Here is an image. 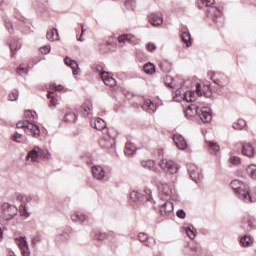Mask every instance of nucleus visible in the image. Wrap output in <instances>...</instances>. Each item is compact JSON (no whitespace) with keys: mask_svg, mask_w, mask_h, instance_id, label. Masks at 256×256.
<instances>
[{"mask_svg":"<svg viewBox=\"0 0 256 256\" xmlns=\"http://www.w3.org/2000/svg\"><path fill=\"white\" fill-rule=\"evenodd\" d=\"M14 17L21 23H25L27 21V19L23 15H21V13H19V11H17V10H15V12H14Z\"/></svg>","mask_w":256,"mask_h":256,"instance_id":"680f3d73","label":"nucleus"},{"mask_svg":"<svg viewBox=\"0 0 256 256\" xmlns=\"http://www.w3.org/2000/svg\"><path fill=\"white\" fill-rule=\"evenodd\" d=\"M92 175L97 181H107V171L100 165L91 167Z\"/></svg>","mask_w":256,"mask_h":256,"instance_id":"1a4fd4ad","label":"nucleus"},{"mask_svg":"<svg viewBox=\"0 0 256 256\" xmlns=\"http://www.w3.org/2000/svg\"><path fill=\"white\" fill-rule=\"evenodd\" d=\"M48 99H50V107H57L59 100L57 99V94L53 91L48 92Z\"/></svg>","mask_w":256,"mask_h":256,"instance_id":"e433bc0d","label":"nucleus"},{"mask_svg":"<svg viewBox=\"0 0 256 256\" xmlns=\"http://www.w3.org/2000/svg\"><path fill=\"white\" fill-rule=\"evenodd\" d=\"M16 127L17 129H23L28 135L31 133L32 137H39L41 135L39 126L29 123V120L18 121Z\"/></svg>","mask_w":256,"mask_h":256,"instance_id":"39448f33","label":"nucleus"},{"mask_svg":"<svg viewBox=\"0 0 256 256\" xmlns=\"http://www.w3.org/2000/svg\"><path fill=\"white\" fill-rule=\"evenodd\" d=\"M12 141H14L15 143H23V135L19 134V132H15L12 135Z\"/></svg>","mask_w":256,"mask_h":256,"instance_id":"6e6d98bb","label":"nucleus"},{"mask_svg":"<svg viewBox=\"0 0 256 256\" xmlns=\"http://www.w3.org/2000/svg\"><path fill=\"white\" fill-rule=\"evenodd\" d=\"M209 13H210L211 15H213V17H221V15L223 14V13L221 12V10H219V8H215V7H211V8L209 9Z\"/></svg>","mask_w":256,"mask_h":256,"instance_id":"4d7b16f0","label":"nucleus"},{"mask_svg":"<svg viewBox=\"0 0 256 256\" xmlns=\"http://www.w3.org/2000/svg\"><path fill=\"white\" fill-rule=\"evenodd\" d=\"M240 243L242 247H251V245H253L254 243V240L253 237H251L250 235H245L240 239Z\"/></svg>","mask_w":256,"mask_h":256,"instance_id":"2f4dec72","label":"nucleus"},{"mask_svg":"<svg viewBox=\"0 0 256 256\" xmlns=\"http://www.w3.org/2000/svg\"><path fill=\"white\" fill-rule=\"evenodd\" d=\"M159 66L163 73H169V71H171V64H169V62H162Z\"/></svg>","mask_w":256,"mask_h":256,"instance_id":"603ef678","label":"nucleus"},{"mask_svg":"<svg viewBox=\"0 0 256 256\" xmlns=\"http://www.w3.org/2000/svg\"><path fill=\"white\" fill-rule=\"evenodd\" d=\"M186 94H187V99H185V101H187V103H195V92L189 91Z\"/></svg>","mask_w":256,"mask_h":256,"instance_id":"bf43d9fd","label":"nucleus"},{"mask_svg":"<svg viewBox=\"0 0 256 256\" xmlns=\"http://www.w3.org/2000/svg\"><path fill=\"white\" fill-rule=\"evenodd\" d=\"M199 106V113H197L198 117H200L202 123H210L213 116L211 115V108L202 107L201 104Z\"/></svg>","mask_w":256,"mask_h":256,"instance_id":"9d476101","label":"nucleus"},{"mask_svg":"<svg viewBox=\"0 0 256 256\" xmlns=\"http://www.w3.org/2000/svg\"><path fill=\"white\" fill-rule=\"evenodd\" d=\"M198 248L195 245H186L183 250L185 256H197Z\"/></svg>","mask_w":256,"mask_h":256,"instance_id":"5701e85b","label":"nucleus"},{"mask_svg":"<svg viewBox=\"0 0 256 256\" xmlns=\"http://www.w3.org/2000/svg\"><path fill=\"white\" fill-rule=\"evenodd\" d=\"M90 127H93V129L97 131H103V129L107 127V124H105V121L101 118H92L90 120Z\"/></svg>","mask_w":256,"mask_h":256,"instance_id":"dca6fc26","label":"nucleus"},{"mask_svg":"<svg viewBox=\"0 0 256 256\" xmlns=\"http://www.w3.org/2000/svg\"><path fill=\"white\" fill-rule=\"evenodd\" d=\"M230 185L240 201H243L244 203H253V198L251 197L249 186L247 184L240 180H233Z\"/></svg>","mask_w":256,"mask_h":256,"instance_id":"f257e3e1","label":"nucleus"},{"mask_svg":"<svg viewBox=\"0 0 256 256\" xmlns=\"http://www.w3.org/2000/svg\"><path fill=\"white\" fill-rule=\"evenodd\" d=\"M173 141L176 147L180 149V151H185V149L189 147V145L187 144V140H185V137L180 134H174Z\"/></svg>","mask_w":256,"mask_h":256,"instance_id":"4468645a","label":"nucleus"},{"mask_svg":"<svg viewBox=\"0 0 256 256\" xmlns=\"http://www.w3.org/2000/svg\"><path fill=\"white\" fill-rule=\"evenodd\" d=\"M20 215L26 219L29 217V212H27V206L25 204L20 205Z\"/></svg>","mask_w":256,"mask_h":256,"instance_id":"13d9d810","label":"nucleus"},{"mask_svg":"<svg viewBox=\"0 0 256 256\" xmlns=\"http://www.w3.org/2000/svg\"><path fill=\"white\" fill-rule=\"evenodd\" d=\"M199 113V104L194 103L188 106V108L185 111V117L187 119H191V117H194V115H197Z\"/></svg>","mask_w":256,"mask_h":256,"instance_id":"aec40b11","label":"nucleus"},{"mask_svg":"<svg viewBox=\"0 0 256 256\" xmlns=\"http://www.w3.org/2000/svg\"><path fill=\"white\" fill-rule=\"evenodd\" d=\"M215 4V0H199L198 7H211V5Z\"/></svg>","mask_w":256,"mask_h":256,"instance_id":"de8ad7c7","label":"nucleus"},{"mask_svg":"<svg viewBox=\"0 0 256 256\" xmlns=\"http://www.w3.org/2000/svg\"><path fill=\"white\" fill-rule=\"evenodd\" d=\"M246 173L251 177V179H256V165L251 164L246 168Z\"/></svg>","mask_w":256,"mask_h":256,"instance_id":"37998d69","label":"nucleus"},{"mask_svg":"<svg viewBox=\"0 0 256 256\" xmlns=\"http://www.w3.org/2000/svg\"><path fill=\"white\" fill-rule=\"evenodd\" d=\"M154 183H156L158 187L160 199L162 201H169V199H175V195H177V192L174 190L173 186L169 185L163 180H160L159 182H156L154 180Z\"/></svg>","mask_w":256,"mask_h":256,"instance_id":"7ed1b4c3","label":"nucleus"},{"mask_svg":"<svg viewBox=\"0 0 256 256\" xmlns=\"http://www.w3.org/2000/svg\"><path fill=\"white\" fill-rule=\"evenodd\" d=\"M94 239L96 241H103L104 239H107V233L97 232L94 236Z\"/></svg>","mask_w":256,"mask_h":256,"instance_id":"052dcab7","label":"nucleus"},{"mask_svg":"<svg viewBox=\"0 0 256 256\" xmlns=\"http://www.w3.org/2000/svg\"><path fill=\"white\" fill-rule=\"evenodd\" d=\"M101 146L105 149H113L115 147V138H111L110 136L104 138L101 141Z\"/></svg>","mask_w":256,"mask_h":256,"instance_id":"a878e982","label":"nucleus"},{"mask_svg":"<svg viewBox=\"0 0 256 256\" xmlns=\"http://www.w3.org/2000/svg\"><path fill=\"white\" fill-rule=\"evenodd\" d=\"M164 83L166 87H169L170 89H175V83H173V78L171 76L167 75L164 78Z\"/></svg>","mask_w":256,"mask_h":256,"instance_id":"8fccbe9b","label":"nucleus"},{"mask_svg":"<svg viewBox=\"0 0 256 256\" xmlns=\"http://www.w3.org/2000/svg\"><path fill=\"white\" fill-rule=\"evenodd\" d=\"M140 196H141V193L137 191H132L130 193V199L134 201V203H139Z\"/></svg>","mask_w":256,"mask_h":256,"instance_id":"864d4df0","label":"nucleus"},{"mask_svg":"<svg viewBox=\"0 0 256 256\" xmlns=\"http://www.w3.org/2000/svg\"><path fill=\"white\" fill-rule=\"evenodd\" d=\"M242 155L245 157H253L255 155V147L251 143H244L242 146Z\"/></svg>","mask_w":256,"mask_h":256,"instance_id":"6ab92c4d","label":"nucleus"},{"mask_svg":"<svg viewBox=\"0 0 256 256\" xmlns=\"http://www.w3.org/2000/svg\"><path fill=\"white\" fill-rule=\"evenodd\" d=\"M159 213L162 217H169L173 213V203L169 200H164L162 204H159Z\"/></svg>","mask_w":256,"mask_h":256,"instance_id":"9b49d317","label":"nucleus"},{"mask_svg":"<svg viewBox=\"0 0 256 256\" xmlns=\"http://www.w3.org/2000/svg\"><path fill=\"white\" fill-rule=\"evenodd\" d=\"M246 126H247V122H245V120L243 119H239L232 124L233 129H236L238 131L245 128Z\"/></svg>","mask_w":256,"mask_h":256,"instance_id":"a19ab883","label":"nucleus"},{"mask_svg":"<svg viewBox=\"0 0 256 256\" xmlns=\"http://www.w3.org/2000/svg\"><path fill=\"white\" fill-rule=\"evenodd\" d=\"M143 108L148 109V111H152V112L157 111V105L153 103V101L151 100H145L143 104Z\"/></svg>","mask_w":256,"mask_h":256,"instance_id":"ea45409f","label":"nucleus"},{"mask_svg":"<svg viewBox=\"0 0 256 256\" xmlns=\"http://www.w3.org/2000/svg\"><path fill=\"white\" fill-rule=\"evenodd\" d=\"M133 41H135V36L131 34H122L118 37L120 47H123L125 43H133Z\"/></svg>","mask_w":256,"mask_h":256,"instance_id":"412c9836","label":"nucleus"},{"mask_svg":"<svg viewBox=\"0 0 256 256\" xmlns=\"http://www.w3.org/2000/svg\"><path fill=\"white\" fill-rule=\"evenodd\" d=\"M106 239H108V241L113 242L115 241V239H117V234H115V232L110 231L106 234Z\"/></svg>","mask_w":256,"mask_h":256,"instance_id":"0e129e2a","label":"nucleus"},{"mask_svg":"<svg viewBox=\"0 0 256 256\" xmlns=\"http://www.w3.org/2000/svg\"><path fill=\"white\" fill-rule=\"evenodd\" d=\"M63 120L65 123H75L77 121V115L74 112H66Z\"/></svg>","mask_w":256,"mask_h":256,"instance_id":"c9c22d12","label":"nucleus"},{"mask_svg":"<svg viewBox=\"0 0 256 256\" xmlns=\"http://www.w3.org/2000/svg\"><path fill=\"white\" fill-rule=\"evenodd\" d=\"M149 23L154 27H159V25H163V16L159 13H152L149 16Z\"/></svg>","mask_w":256,"mask_h":256,"instance_id":"f3484780","label":"nucleus"},{"mask_svg":"<svg viewBox=\"0 0 256 256\" xmlns=\"http://www.w3.org/2000/svg\"><path fill=\"white\" fill-rule=\"evenodd\" d=\"M211 81H213L215 91L218 95L223 93V89L229 85V78L221 72H209L208 73Z\"/></svg>","mask_w":256,"mask_h":256,"instance_id":"f03ea898","label":"nucleus"},{"mask_svg":"<svg viewBox=\"0 0 256 256\" xmlns=\"http://www.w3.org/2000/svg\"><path fill=\"white\" fill-rule=\"evenodd\" d=\"M70 238L71 236L67 232L61 231L56 236V243H67V241H69Z\"/></svg>","mask_w":256,"mask_h":256,"instance_id":"c85d7f7f","label":"nucleus"},{"mask_svg":"<svg viewBox=\"0 0 256 256\" xmlns=\"http://www.w3.org/2000/svg\"><path fill=\"white\" fill-rule=\"evenodd\" d=\"M17 201H20L22 205L27 206V203H31L33 201V197L31 195H25V194H17L16 196Z\"/></svg>","mask_w":256,"mask_h":256,"instance_id":"cd10ccee","label":"nucleus"},{"mask_svg":"<svg viewBox=\"0 0 256 256\" xmlns=\"http://www.w3.org/2000/svg\"><path fill=\"white\" fill-rule=\"evenodd\" d=\"M21 49V43L19 41H13L10 43V51H11V57H15L17 55V51Z\"/></svg>","mask_w":256,"mask_h":256,"instance_id":"f704fd0d","label":"nucleus"},{"mask_svg":"<svg viewBox=\"0 0 256 256\" xmlns=\"http://www.w3.org/2000/svg\"><path fill=\"white\" fill-rule=\"evenodd\" d=\"M230 163L232 165H239V163H241V158L237 157V156H231L230 157Z\"/></svg>","mask_w":256,"mask_h":256,"instance_id":"338daca9","label":"nucleus"},{"mask_svg":"<svg viewBox=\"0 0 256 256\" xmlns=\"http://www.w3.org/2000/svg\"><path fill=\"white\" fill-rule=\"evenodd\" d=\"M187 171L189 173L190 178L194 183H199L201 179H203V174L201 173V168L197 167L195 164H188Z\"/></svg>","mask_w":256,"mask_h":256,"instance_id":"6e6552de","label":"nucleus"},{"mask_svg":"<svg viewBox=\"0 0 256 256\" xmlns=\"http://www.w3.org/2000/svg\"><path fill=\"white\" fill-rule=\"evenodd\" d=\"M144 73H147V75H153V72L155 71V65L153 63H147L143 67Z\"/></svg>","mask_w":256,"mask_h":256,"instance_id":"a18cd8bd","label":"nucleus"},{"mask_svg":"<svg viewBox=\"0 0 256 256\" xmlns=\"http://www.w3.org/2000/svg\"><path fill=\"white\" fill-rule=\"evenodd\" d=\"M184 230L189 239H195V237H197V230L195 229V227H193V225L184 227Z\"/></svg>","mask_w":256,"mask_h":256,"instance_id":"72a5a7b5","label":"nucleus"},{"mask_svg":"<svg viewBox=\"0 0 256 256\" xmlns=\"http://www.w3.org/2000/svg\"><path fill=\"white\" fill-rule=\"evenodd\" d=\"M15 215H17V207L15 205H11L9 203L2 204L0 210V223L11 221Z\"/></svg>","mask_w":256,"mask_h":256,"instance_id":"20e7f679","label":"nucleus"},{"mask_svg":"<svg viewBox=\"0 0 256 256\" xmlns=\"http://www.w3.org/2000/svg\"><path fill=\"white\" fill-rule=\"evenodd\" d=\"M124 6L129 11H135V8L137 7V2H135V0H125Z\"/></svg>","mask_w":256,"mask_h":256,"instance_id":"79ce46f5","label":"nucleus"},{"mask_svg":"<svg viewBox=\"0 0 256 256\" xmlns=\"http://www.w3.org/2000/svg\"><path fill=\"white\" fill-rule=\"evenodd\" d=\"M26 159L27 161L31 160L32 163H37V161H39V147H36L33 150H31L28 153Z\"/></svg>","mask_w":256,"mask_h":256,"instance_id":"b1692460","label":"nucleus"},{"mask_svg":"<svg viewBox=\"0 0 256 256\" xmlns=\"http://www.w3.org/2000/svg\"><path fill=\"white\" fill-rule=\"evenodd\" d=\"M9 99L11 101H17V99H19V92L17 90H14L12 93L9 94Z\"/></svg>","mask_w":256,"mask_h":256,"instance_id":"e2e57ef3","label":"nucleus"},{"mask_svg":"<svg viewBox=\"0 0 256 256\" xmlns=\"http://www.w3.org/2000/svg\"><path fill=\"white\" fill-rule=\"evenodd\" d=\"M93 111V106L89 104H83L79 107L78 112L81 113L82 117H87Z\"/></svg>","mask_w":256,"mask_h":256,"instance_id":"bb28decb","label":"nucleus"},{"mask_svg":"<svg viewBox=\"0 0 256 256\" xmlns=\"http://www.w3.org/2000/svg\"><path fill=\"white\" fill-rule=\"evenodd\" d=\"M141 166L144 169H149V171H153L154 173H160L159 168L157 167V165L155 164V161L153 160H143L141 162Z\"/></svg>","mask_w":256,"mask_h":256,"instance_id":"a211bd4d","label":"nucleus"},{"mask_svg":"<svg viewBox=\"0 0 256 256\" xmlns=\"http://www.w3.org/2000/svg\"><path fill=\"white\" fill-rule=\"evenodd\" d=\"M100 77L103 83L106 84L108 87H115V85H117V80H115V78L109 75L108 72H105V71L100 72Z\"/></svg>","mask_w":256,"mask_h":256,"instance_id":"2eb2a0df","label":"nucleus"},{"mask_svg":"<svg viewBox=\"0 0 256 256\" xmlns=\"http://www.w3.org/2000/svg\"><path fill=\"white\" fill-rule=\"evenodd\" d=\"M181 40L183 41L184 44H186V47H191V34L189 32H182Z\"/></svg>","mask_w":256,"mask_h":256,"instance_id":"58836bf2","label":"nucleus"},{"mask_svg":"<svg viewBox=\"0 0 256 256\" xmlns=\"http://www.w3.org/2000/svg\"><path fill=\"white\" fill-rule=\"evenodd\" d=\"M206 143L208 145L209 152L212 155H215L216 153H219V151H221V146H219V143L211 140H206Z\"/></svg>","mask_w":256,"mask_h":256,"instance_id":"4be33fe9","label":"nucleus"},{"mask_svg":"<svg viewBox=\"0 0 256 256\" xmlns=\"http://www.w3.org/2000/svg\"><path fill=\"white\" fill-rule=\"evenodd\" d=\"M136 151H137V147H135V144L131 142L126 143L124 153L125 155H127V157H131V155H135Z\"/></svg>","mask_w":256,"mask_h":256,"instance_id":"7c9ffc66","label":"nucleus"},{"mask_svg":"<svg viewBox=\"0 0 256 256\" xmlns=\"http://www.w3.org/2000/svg\"><path fill=\"white\" fill-rule=\"evenodd\" d=\"M174 96H178L181 99H184V101H185V99H187V92H181V90L178 89V90L175 91Z\"/></svg>","mask_w":256,"mask_h":256,"instance_id":"774afa93","label":"nucleus"},{"mask_svg":"<svg viewBox=\"0 0 256 256\" xmlns=\"http://www.w3.org/2000/svg\"><path fill=\"white\" fill-rule=\"evenodd\" d=\"M71 220L74 222L83 223L84 221H87V216L81 212H76L71 216Z\"/></svg>","mask_w":256,"mask_h":256,"instance_id":"473e14b6","label":"nucleus"},{"mask_svg":"<svg viewBox=\"0 0 256 256\" xmlns=\"http://www.w3.org/2000/svg\"><path fill=\"white\" fill-rule=\"evenodd\" d=\"M18 247L20 249V253L22 256H31V250L29 249V244L27 243V239L23 236L17 239Z\"/></svg>","mask_w":256,"mask_h":256,"instance_id":"ddd939ff","label":"nucleus"},{"mask_svg":"<svg viewBox=\"0 0 256 256\" xmlns=\"http://www.w3.org/2000/svg\"><path fill=\"white\" fill-rule=\"evenodd\" d=\"M24 117L31 123V121H35V118L37 117V113L32 112L31 110H27L24 113Z\"/></svg>","mask_w":256,"mask_h":256,"instance_id":"49530a36","label":"nucleus"},{"mask_svg":"<svg viewBox=\"0 0 256 256\" xmlns=\"http://www.w3.org/2000/svg\"><path fill=\"white\" fill-rule=\"evenodd\" d=\"M38 155L39 159H49L51 157V154L47 150H41L38 148Z\"/></svg>","mask_w":256,"mask_h":256,"instance_id":"3c124183","label":"nucleus"},{"mask_svg":"<svg viewBox=\"0 0 256 256\" xmlns=\"http://www.w3.org/2000/svg\"><path fill=\"white\" fill-rule=\"evenodd\" d=\"M213 93H217V90H215V87H212L209 82H205L203 86H201V84H196V94L200 97L204 96L209 99L213 97Z\"/></svg>","mask_w":256,"mask_h":256,"instance_id":"423d86ee","label":"nucleus"},{"mask_svg":"<svg viewBox=\"0 0 256 256\" xmlns=\"http://www.w3.org/2000/svg\"><path fill=\"white\" fill-rule=\"evenodd\" d=\"M243 229L245 231H253V229H256L255 219L253 218L248 219L247 223L243 224Z\"/></svg>","mask_w":256,"mask_h":256,"instance_id":"4c0bfd02","label":"nucleus"},{"mask_svg":"<svg viewBox=\"0 0 256 256\" xmlns=\"http://www.w3.org/2000/svg\"><path fill=\"white\" fill-rule=\"evenodd\" d=\"M158 165L160 169L165 171L168 175H176L179 171V165H177L173 160L162 159Z\"/></svg>","mask_w":256,"mask_h":256,"instance_id":"0eeeda50","label":"nucleus"},{"mask_svg":"<svg viewBox=\"0 0 256 256\" xmlns=\"http://www.w3.org/2000/svg\"><path fill=\"white\" fill-rule=\"evenodd\" d=\"M16 73L18 75H27V73H29V69L27 68V66H25V64H20L16 70Z\"/></svg>","mask_w":256,"mask_h":256,"instance_id":"09e8293b","label":"nucleus"},{"mask_svg":"<svg viewBox=\"0 0 256 256\" xmlns=\"http://www.w3.org/2000/svg\"><path fill=\"white\" fill-rule=\"evenodd\" d=\"M64 63L68 67H71V69L73 71V75H77V69H79V64H77L76 61L70 59L69 57H65L64 58Z\"/></svg>","mask_w":256,"mask_h":256,"instance_id":"393cba45","label":"nucleus"},{"mask_svg":"<svg viewBox=\"0 0 256 256\" xmlns=\"http://www.w3.org/2000/svg\"><path fill=\"white\" fill-rule=\"evenodd\" d=\"M40 52L42 53V55H47L48 53H51V46L46 45V46L41 47Z\"/></svg>","mask_w":256,"mask_h":256,"instance_id":"69168bd1","label":"nucleus"},{"mask_svg":"<svg viewBox=\"0 0 256 256\" xmlns=\"http://www.w3.org/2000/svg\"><path fill=\"white\" fill-rule=\"evenodd\" d=\"M151 199V190H147L145 194L140 193V199L138 203H147Z\"/></svg>","mask_w":256,"mask_h":256,"instance_id":"c03bdc74","label":"nucleus"},{"mask_svg":"<svg viewBox=\"0 0 256 256\" xmlns=\"http://www.w3.org/2000/svg\"><path fill=\"white\" fill-rule=\"evenodd\" d=\"M46 39L48 41H59V32L57 31L56 28L48 31L46 33Z\"/></svg>","mask_w":256,"mask_h":256,"instance_id":"c756f323","label":"nucleus"},{"mask_svg":"<svg viewBox=\"0 0 256 256\" xmlns=\"http://www.w3.org/2000/svg\"><path fill=\"white\" fill-rule=\"evenodd\" d=\"M138 240L140 241V243H143V245H145V247H149V249H153V247H155V238L141 232L138 234Z\"/></svg>","mask_w":256,"mask_h":256,"instance_id":"f8f14e48","label":"nucleus"},{"mask_svg":"<svg viewBox=\"0 0 256 256\" xmlns=\"http://www.w3.org/2000/svg\"><path fill=\"white\" fill-rule=\"evenodd\" d=\"M4 23L7 31L10 33V35H13V33H15V29L13 28V22L5 20Z\"/></svg>","mask_w":256,"mask_h":256,"instance_id":"5fc2aeb1","label":"nucleus"}]
</instances>
